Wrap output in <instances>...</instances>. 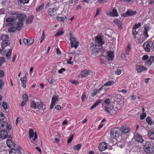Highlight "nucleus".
I'll return each instance as SVG.
<instances>
[{"instance_id": "nucleus-61", "label": "nucleus", "mask_w": 154, "mask_h": 154, "mask_svg": "<svg viewBox=\"0 0 154 154\" xmlns=\"http://www.w3.org/2000/svg\"><path fill=\"white\" fill-rule=\"evenodd\" d=\"M110 102V101L109 99H106L104 101V103L107 104L108 105H111V104H109Z\"/></svg>"}, {"instance_id": "nucleus-21", "label": "nucleus", "mask_w": 154, "mask_h": 154, "mask_svg": "<svg viewBox=\"0 0 154 154\" xmlns=\"http://www.w3.org/2000/svg\"><path fill=\"white\" fill-rule=\"evenodd\" d=\"M6 143L8 146L10 148L12 147H14L15 145V144L14 142L10 139L6 141Z\"/></svg>"}, {"instance_id": "nucleus-60", "label": "nucleus", "mask_w": 154, "mask_h": 154, "mask_svg": "<svg viewBox=\"0 0 154 154\" xmlns=\"http://www.w3.org/2000/svg\"><path fill=\"white\" fill-rule=\"evenodd\" d=\"M100 12H101V10L99 8L97 9L96 14L95 15V16H94V17H96V16L100 13Z\"/></svg>"}, {"instance_id": "nucleus-42", "label": "nucleus", "mask_w": 154, "mask_h": 154, "mask_svg": "<svg viewBox=\"0 0 154 154\" xmlns=\"http://www.w3.org/2000/svg\"><path fill=\"white\" fill-rule=\"evenodd\" d=\"M146 120L149 125H150L152 124V121L150 117H147L146 119Z\"/></svg>"}, {"instance_id": "nucleus-40", "label": "nucleus", "mask_w": 154, "mask_h": 154, "mask_svg": "<svg viewBox=\"0 0 154 154\" xmlns=\"http://www.w3.org/2000/svg\"><path fill=\"white\" fill-rule=\"evenodd\" d=\"M81 143H79L76 145L74 146L73 147V149L75 150H79L81 147Z\"/></svg>"}, {"instance_id": "nucleus-30", "label": "nucleus", "mask_w": 154, "mask_h": 154, "mask_svg": "<svg viewBox=\"0 0 154 154\" xmlns=\"http://www.w3.org/2000/svg\"><path fill=\"white\" fill-rule=\"evenodd\" d=\"M20 80L22 82V86L24 88H25L26 86V77H23V78H21Z\"/></svg>"}, {"instance_id": "nucleus-49", "label": "nucleus", "mask_w": 154, "mask_h": 154, "mask_svg": "<svg viewBox=\"0 0 154 154\" xmlns=\"http://www.w3.org/2000/svg\"><path fill=\"white\" fill-rule=\"evenodd\" d=\"M44 7V5L42 4L40 6L37 7L36 9V10L37 12H38L41 10Z\"/></svg>"}, {"instance_id": "nucleus-38", "label": "nucleus", "mask_w": 154, "mask_h": 154, "mask_svg": "<svg viewBox=\"0 0 154 154\" xmlns=\"http://www.w3.org/2000/svg\"><path fill=\"white\" fill-rule=\"evenodd\" d=\"M94 51L96 53H99L100 52H103L105 51V50L102 48H99L95 49Z\"/></svg>"}, {"instance_id": "nucleus-32", "label": "nucleus", "mask_w": 154, "mask_h": 154, "mask_svg": "<svg viewBox=\"0 0 154 154\" xmlns=\"http://www.w3.org/2000/svg\"><path fill=\"white\" fill-rule=\"evenodd\" d=\"M23 22L22 21L18 22L17 24L16 27L17 28V29L18 31L20 30L23 26Z\"/></svg>"}, {"instance_id": "nucleus-12", "label": "nucleus", "mask_w": 154, "mask_h": 154, "mask_svg": "<svg viewBox=\"0 0 154 154\" xmlns=\"http://www.w3.org/2000/svg\"><path fill=\"white\" fill-rule=\"evenodd\" d=\"M107 144L104 142L101 143L98 146L99 149L101 151L105 150L107 149Z\"/></svg>"}, {"instance_id": "nucleus-25", "label": "nucleus", "mask_w": 154, "mask_h": 154, "mask_svg": "<svg viewBox=\"0 0 154 154\" xmlns=\"http://www.w3.org/2000/svg\"><path fill=\"white\" fill-rule=\"evenodd\" d=\"M149 26H146L144 27V32H143V35L144 36L146 37L147 38L148 37V35L147 34L148 31L149 30Z\"/></svg>"}, {"instance_id": "nucleus-39", "label": "nucleus", "mask_w": 154, "mask_h": 154, "mask_svg": "<svg viewBox=\"0 0 154 154\" xmlns=\"http://www.w3.org/2000/svg\"><path fill=\"white\" fill-rule=\"evenodd\" d=\"M8 14L9 15L12 16V15H17L18 14V12L16 11H10L8 12Z\"/></svg>"}, {"instance_id": "nucleus-63", "label": "nucleus", "mask_w": 154, "mask_h": 154, "mask_svg": "<svg viewBox=\"0 0 154 154\" xmlns=\"http://www.w3.org/2000/svg\"><path fill=\"white\" fill-rule=\"evenodd\" d=\"M4 72L3 70L0 71V78H2L4 76Z\"/></svg>"}, {"instance_id": "nucleus-18", "label": "nucleus", "mask_w": 154, "mask_h": 154, "mask_svg": "<svg viewBox=\"0 0 154 154\" xmlns=\"http://www.w3.org/2000/svg\"><path fill=\"white\" fill-rule=\"evenodd\" d=\"M107 56L109 61H112L114 58V54L112 51L107 52Z\"/></svg>"}, {"instance_id": "nucleus-62", "label": "nucleus", "mask_w": 154, "mask_h": 154, "mask_svg": "<svg viewBox=\"0 0 154 154\" xmlns=\"http://www.w3.org/2000/svg\"><path fill=\"white\" fill-rule=\"evenodd\" d=\"M148 58V55H145L143 56L142 59L143 60H146Z\"/></svg>"}, {"instance_id": "nucleus-11", "label": "nucleus", "mask_w": 154, "mask_h": 154, "mask_svg": "<svg viewBox=\"0 0 154 154\" xmlns=\"http://www.w3.org/2000/svg\"><path fill=\"white\" fill-rule=\"evenodd\" d=\"M17 18L20 21L23 22L27 18L26 15L23 14H18L16 16Z\"/></svg>"}, {"instance_id": "nucleus-13", "label": "nucleus", "mask_w": 154, "mask_h": 154, "mask_svg": "<svg viewBox=\"0 0 154 154\" xmlns=\"http://www.w3.org/2000/svg\"><path fill=\"white\" fill-rule=\"evenodd\" d=\"M34 134H35L34 137L33 139V140H35L37 138V133L36 132L35 133H34V131L32 129H30L29 131V137L30 138H33L34 135Z\"/></svg>"}, {"instance_id": "nucleus-35", "label": "nucleus", "mask_w": 154, "mask_h": 154, "mask_svg": "<svg viewBox=\"0 0 154 154\" xmlns=\"http://www.w3.org/2000/svg\"><path fill=\"white\" fill-rule=\"evenodd\" d=\"M143 48L147 52L150 51V48L149 47L148 45L147 44V42H145L143 44Z\"/></svg>"}, {"instance_id": "nucleus-4", "label": "nucleus", "mask_w": 154, "mask_h": 154, "mask_svg": "<svg viewBox=\"0 0 154 154\" xmlns=\"http://www.w3.org/2000/svg\"><path fill=\"white\" fill-rule=\"evenodd\" d=\"M0 38L3 40L2 44V49H4L5 47L10 44V43L9 40V37L8 35H2L0 36Z\"/></svg>"}, {"instance_id": "nucleus-22", "label": "nucleus", "mask_w": 154, "mask_h": 154, "mask_svg": "<svg viewBox=\"0 0 154 154\" xmlns=\"http://www.w3.org/2000/svg\"><path fill=\"white\" fill-rule=\"evenodd\" d=\"M79 43V42L77 41L74 42H71L70 45L71 48H72L73 47H74L75 49H76L79 46L78 44Z\"/></svg>"}, {"instance_id": "nucleus-31", "label": "nucleus", "mask_w": 154, "mask_h": 154, "mask_svg": "<svg viewBox=\"0 0 154 154\" xmlns=\"http://www.w3.org/2000/svg\"><path fill=\"white\" fill-rule=\"evenodd\" d=\"M16 18L14 17H11L7 18L6 20L7 23L13 22L16 20Z\"/></svg>"}, {"instance_id": "nucleus-51", "label": "nucleus", "mask_w": 154, "mask_h": 154, "mask_svg": "<svg viewBox=\"0 0 154 154\" xmlns=\"http://www.w3.org/2000/svg\"><path fill=\"white\" fill-rule=\"evenodd\" d=\"M5 119L4 114L2 112H0V121H2Z\"/></svg>"}, {"instance_id": "nucleus-16", "label": "nucleus", "mask_w": 154, "mask_h": 154, "mask_svg": "<svg viewBox=\"0 0 154 154\" xmlns=\"http://www.w3.org/2000/svg\"><path fill=\"white\" fill-rule=\"evenodd\" d=\"M147 70L146 68L143 66L137 65L136 67V70L138 73H140L143 70Z\"/></svg>"}, {"instance_id": "nucleus-27", "label": "nucleus", "mask_w": 154, "mask_h": 154, "mask_svg": "<svg viewBox=\"0 0 154 154\" xmlns=\"http://www.w3.org/2000/svg\"><path fill=\"white\" fill-rule=\"evenodd\" d=\"M148 135L151 139L153 140L154 139V132L152 130H150L149 131Z\"/></svg>"}, {"instance_id": "nucleus-41", "label": "nucleus", "mask_w": 154, "mask_h": 154, "mask_svg": "<svg viewBox=\"0 0 154 154\" xmlns=\"http://www.w3.org/2000/svg\"><path fill=\"white\" fill-rule=\"evenodd\" d=\"M12 49H10L8 51V52L6 55V58L8 59H9L11 57V54Z\"/></svg>"}, {"instance_id": "nucleus-2", "label": "nucleus", "mask_w": 154, "mask_h": 154, "mask_svg": "<svg viewBox=\"0 0 154 154\" xmlns=\"http://www.w3.org/2000/svg\"><path fill=\"white\" fill-rule=\"evenodd\" d=\"M154 146L151 142L147 141L144 146V151L148 154H150L153 151Z\"/></svg>"}, {"instance_id": "nucleus-36", "label": "nucleus", "mask_w": 154, "mask_h": 154, "mask_svg": "<svg viewBox=\"0 0 154 154\" xmlns=\"http://www.w3.org/2000/svg\"><path fill=\"white\" fill-rule=\"evenodd\" d=\"M114 82L113 81H107L104 84V86H109L114 84Z\"/></svg>"}, {"instance_id": "nucleus-8", "label": "nucleus", "mask_w": 154, "mask_h": 154, "mask_svg": "<svg viewBox=\"0 0 154 154\" xmlns=\"http://www.w3.org/2000/svg\"><path fill=\"white\" fill-rule=\"evenodd\" d=\"M144 141L142 136L140 134L137 133L135 134V142L140 143V145H138L139 147H142V143Z\"/></svg>"}, {"instance_id": "nucleus-24", "label": "nucleus", "mask_w": 154, "mask_h": 154, "mask_svg": "<svg viewBox=\"0 0 154 154\" xmlns=\"http://www.w3.org/2000/svg\"><path fill=\"white\" fill-rule=\"evenodd\" d=\"M114 23L116 25H117L120 29H121L122 28V23L118 19L115 20L114 21Z\"/></svg>"}, {"instance_id": "nucleus-56", "label": "nucleus", "mask_w": 154, "mask_h": 154, "mask_svg": "<svg viewBox=\"0 0 154 154\" xmlns=\"http://www.w3.org/2000/svg\"><path fill=\"white\" fill-rule=\"evenodd\" d=\"M2 105L4 109H8L7 105L6 102H3L2 103Z\"/></svg>"}, {"instance_id": "nucleus-59", "label": "nucleus", "mask_w": 154, "mask_h": 154, "mask_svg": "<svg viewBox=\"0 0 154 154\" xmlns=\"http://www.w3.org/2000/svg\"><path fill=\"white\" fill-rule=\"evenodd\" d=\"M147 42V44L148 45L149 48H151L153 46V44L151 41H150L149 42Z\"/></svg>"}, {"instance_id": "nucleus-19", "label": "nucleus", "mask_w": 154, "mask_h": 154, "mask_svg": "<svg viewBox=\"0 0 154 154\" xmlns=\"http://www.w3.org/2000/svg\"><path fill=\"white\" fill-rule=\"evenodd\" d=\"M91 71L90 70L84 69L81 72V75L82 77H86L88 75H89L91 73Z\"/></svg>"}, {"instance_id": "nucleus-55", "label": "nucleus", "mask_w": 154, "mask_h": 154, "mask_svg": "<svg viewBox=\"0 0 154 154\" xmlns=\"http://www.w3.org/2000/svg\"><path fill=\"white\" fill-rule=\"evenodd\" d=\"M73 135H72L68 139L67 143H71V142L72 141L73 139Z\"/></svg>"}, {"instance_id": "nucleus-28", "label": "nucleus", "mask_w": 154, "mask_h": 154, "mask_svg": "<svg viewBox=\"0 0 154 154\" xmlns=\"http://www.w3.org/2000/svg\"><path fill=\"white\" fill-rule=\"evenodd\" d=\"M122 134H125L126 133H128L129 131V128L126 126H123L122 128Z\"/></svg>"}, {"instance_id": "nucleus-9", "label": "nucleus", "mask_w": 154, "mask_h": 154, "mask_svg": "<svg viewBox=\"0 0 154 154\" xmlns=\"http://www.w3.org/2000/svg\"><path fill=\"white\" fill-rule=\"evenodd\" d=\"M0 135L1 137L3 139H5L7 136H8L9 138H11L12 139V137H11V134H9L8 135V133L5 130H2L0 132Z\"/></svg>"}, {"instance_id": "nucleus-54", "label": "nucleus", "mask_w": 154, "mask_h": 154, "mask_svg": "<svg viewBox=\"0 0 154 154\" xmlns=\"http://www.w3.org/2000/svg\"><path fill=\"white\" fill-rule=\"evenodd\" d=\"M70 35V40L71 41V42H74L77 41V39L75 37H72L71 35Z\"/></svg>"}, {"instance_id": "nucleus-29", "label": "nucleus", "mask_w": 154, "mask_h": 154, "mask_svg": "<svg viewBox=\"0 0 154 154\" xmlns=\"http://www.w3.org/2000/svg\"><path fill=\"white\" fill-rule=\"evenodd\" d=\"M102 101V100L101 99H100L99 100L97 101L96 103L94 104L91 107L90 109L91 110H92L94 108H95L96 107L97 105H98Z\"/></svg>"}, {"instance_id": "nucleus-57", "label": "nucleus", "mask_w": 154, "mask_h": 154, "mask_svg": "<svg viewBox=\"0 0 154 154\" xmlns=\"http://www.w3.org/2000/svg\"><path fill=\"white\" fill-rule=\"evenodd\" d=\"M141 23L140 22L137 23H135V29L139 28L141 26Z\"/></svg>"}, {"instance_id": "nucleus-17", "label": "nucleus", "mask_w": 154, "mask_h": 154, "mask_svg": "<svg viewBox=\"0 0 154 154\" xmlns=\"http://www.w3.org/2000/svg\"><path fill=\"white\" fill-rule=\"evenodd\" d=\"M135 14V12L131 10H128L125 13L122 14V16L123 17L133 16Z\"/></svg>"}, {"instance_id": "nucleus-50", "label": "nucleus", "mask_w": 154, "mask_h": 154, "mask_svg": "<svg viewBox=\"0 0 154 154\" xmlns=\"http://www.w3.org/2000/svg\"><path fill=\"white\" fill-rule=\"evenodd\" d=\"M97 90L96 89H94L91 93V96L92 97H93L95 96L97 92Z\"/></svg>"}, {"instance_id": "nucleus-26", "label": "nucleus", "mask_w": 154, "mask_h": 154, "mask_svg": "<svg viewBox=\"0 0 154 154\" xmlns=\"http://www.w3.org/2000/svg\"><path fill=\"white\" fill-rule=\"evenodd\" d=\"M149 26H146L144 27V32H143V35L144 36L146 37L147 38L148 37V35L147 34L148 31L149 30Z\"/></svg>"}, {"instance_id": "nucleus-44", "label": "nucleus", "mask_w": 154, "mask_h": 154, "mask_svg": "<svg viewBox=\"0 0 154 154\" xmlns=\"http://www.w3.org/2000/svg\"><path fill=\"white\" fill-rule=\"evenodd\" d=\"M29 0H19V2L21 4L23 3V4H27Z\"/></svg>"}, {"instance_id": "nucleus-7", "label": "nucleus", "mask_w": 154, "mask_h": 154, "mask_svg": "<svg viewBox=\"0 0 154 154\" xmlns=\"http://www.w3.org/2000/svg\"><path fill=\"white\" fill-rule=\"evenodd\" d=\"M0 129L2 130L9 131L11 129L10 125L5 121H2L0 123Z\"/></svg>"}, {"instance_id": "nucleus-47", "label": "nucleus", "mask_w": 154, "mask_h": 154, "mask_svg": "<svg viewBox=\"0 0 154 154\" xmlns=\"http://www.w3.org/2000/svg\"><path fill=\"white\" fill-rule=\"evenodd\" d=\"M4 85V82L2 79H0V89H2Z\"/></svg>"}, {"instance_id": "nucleus-37", "label": "nucleus", "mask_w": 154, "mask_h": 154, "mask_svg": "<svg viewBox=\"0 0 154 154\" xmlns=\"http://www.w3.org/2000/svg\"><path fill=\"white\" fill-rule=\"evenodd\" d=\"M66 17L65 16H64L62 17H57V19L58 21L63 22L66 19Z\"/></svg>"}, {"instance_id": "nucleus-1", "label": "nucleus", "mask_w": 154, "mask_h": 154, "mask_svg": "<svg viewBox=\"0 0 154 154\" xmlns=\"http://www.w3.org/2000/svg\"><path fill=\"white\" fill-rule=\"evenodd\" d=\"M112 106V105H107L105 109L106 111L107 112L108 114L112 116L115 114L120 109V108L119 107L120 106L119 104H117L115 108H114Z\"/></svg>"}, {"instance_id": "nucleus-10", "label": "nucleus", "mask_w": 154, "mask_h": 154, "mask_svg": "<svg viewBox=\"0 0 154 154\" xmlns=\"http://www.w3.org/2000/svg\"><path fill=\"white\" fill-rule=\"evenodd\" d=\"M46 110V106L45 105V106H43V107H41L38 109L36 110L34 112L38 115H40L41 114L45 113Z\"/></svg>"}, {"instance_id": "nucleus-46", "label": "nucleus", "mask_w": 154, "mask_h": 154, "mask_svg": "<svg viewBox=\"0 0 154 154\" xmlns=\"http://www.w3.org/2000/svg\"><path fill=\"white\" fill-rule=\"evenodd\" d=\"M117 11L115 9H114L112 12V16H117Z\"/></svg>"}, {"instance_id": "nucleus-43", "label": "nucleus", "mask_w": 154, "mask_h": 154, "mask_svg": "<svg viewBox=\"0 0 154 154\" xmlns=\"http://www.w3.org/2000/svg\"><path fill=\"white\" fill-rule=\"evenodd\" d=\"M131 45L129 44L128 46H127V48L125 50L126 53L127 54H128L131 50Z\"/></svg>"}, {"instance_id": "nucleus-14", "label": "nucleus", "mask_w": 154, "mask_h": 154, "mask_svg": "<svg viewBox=\"0 0 154 154\" xmlns=\"http://www.w3.org/2000/svg\"><path fill=\"white\" fill-rule=\"evenodd\" d=\"M58 100V97L57 96H54L52 98V101L50 107L52 109L54 107L56 101Z\"/></svg>"}, {"instance_id": "nucleus-33", "label": "nucleus", "mask_w": 154, "mask_h": 154, "mask_svg": "<svg viewBox=\"0 0 154 154\" xmlns=\"http://www.w3.org/2000/svg\"><path fill=\"white\" fill-rule=\"evenodd\" d=\"M17 30V28L16 26H11L8 29V31L10 32H15Z\"/></svg>"}, {"instance_id": "nucleus-23", "label": "nucleus", "mask_w": 154, "mask_h": 154, "mask_svg": "<svg viewBox=\"0 0 154 154\" xmlns=\"http://www.w3.org/2000/svg\"><path fill=\"white\" fill-rule=\"evenodd\" d=\"M33 18L34 16L32 15H30L28 16L26 20V23L28 24L31 23L33 20Z\"/></svg>"}, {"instance_id": "nucleus-45", "label": "nucleus", "mask_w": 154, "mask_h": 154, "mask_svg": "<svg viewBox=\"0 0 154 154\" xmlns=\"http://www.w3.org/2000/svg\"><path fill=\"white\" fill-rule=\"evenodd\" d=\"M64 32L62 31H60V30L59 31L57 32L55 35V37H57L63 34Z\"/></svg>"}, {"instance_id": "nucleus-64", "label": "nucleus", "mask_w": 154, "mask_h": 154, "mask_svg": "<svg viewBox=\"0 0 154 154\" xmlns=\"http://www.w3.org/2000/svg\"><path fill=\"white\" fill-rule=\"evenodd\" d=\"M121 73V70L120 69H117L116 71V73L117 75H119Z\"/></svg>"}, {"instance_id": "nucleus-58", "label": "nucleus", "mask_w": 154, "mask_h": 154, "mask_svg": "<svg viewBox=\"0 0 154 154\" xmlns=\"http://www.w3.org/2000/svg\"><path fill=\"white\" fill-rule=\"evenodd\" d=\"M76 50H74L73 51L72 50V48H71H71L70 49L69 52V54H74V53H75Z\"/></svg>"}, {"instance_id": "nucleus-6", "label": "nucleus", "mask_w": 154, "mask_h": 154, "mask_svg": "<svg viewBox=\"0 0 154 154\" xmlns=\"http://www.w3.org/2000/svg\"><path fill=\"white\" fill-rule=\"evenodd\" d=\"M45 105L41 101L35 102L32 101L30 104V107L33 108L38 109L41 107H43V106H45Z\"/></svg>"}, {"instance_id": "nucleus-3", "label": "nucleus", "mask_w": 154, "mask_h": 154, "mask_svg": "<svg viewBox=\"0 0 154 154\" xmlns=\"http://www.w3.org/2000/svg\"><path fill=\"white\" fill-rule=\"evenodd\" d=\"M122 129L119 128H115L110 131V135L113 138L116 139L122 135Z\"/></svg>"}, {"instance_id": "nucleus-34", "label": "nucleus", "mask_w": 154, "mask_h": 154, "mask_svg": "<svg viewBox=\"0 0 154 154\" xmlns=\"http://www.w3.org/2000/svg\"><path fill=\"white\" fill-rule=\"evenodd\" d=\"M54 8H50L48 11V14L51 16H53L54 15L55 11H54Z\"/></svg>"}, {"instance_id": "nucleus-53", "label": "nucleus", "mask_w": 154, "mask_h": 154, "mask_svg": "<svg viewBox=\"0 0 154 154\" xmlns=\"http://www.w3.org/2000/svg\"><path fill=\"white\" fill-rule=\"evenodd\" d=\"M23 99L25 100V102L27 101L28 100V98L27 95L25 94L23 95Z\"/></svg>"}, {"instance_id": "nucleus-48", "label": "nucleus", "mask_w": 154, "mask_h": 154, "mask_svg": "<svg viewBox=\"0 0 154 154\" xmlns=\"http://www.w3.org/2000/svg\"><path fill=\"white\" fill-rule=\"evenodd\" d=\"M146 116V114L145 112L143 113L140 116V119L141 120L144 119Z\"/></svg>"}, {"instance_id": "nucleus-15", "label": "nucleus", "mask_w": 154, "mask_h": 154, "mask_svg": "<svg viewBox=\"0 0 154 154\" xmlns=\"http://www.w3.org/2000/svg\"><path fill=\"white\" fill-rule=\"evenodd\" d=\"M154 61V56H151L149 59L145 62V65H146L149 66Z\"/></svg>"}, {"instance_id": "nucleus-52", "label": "nucleus", "mask_w": 154, "mask_h": 154, "mask_svg": "<svg viewBox=\"0 0 154 154\" xmlns=\"http://www.w3.org/2000/svg\"><path fill=\"white\" fill-rule=\"evenodd\" d=\"M34 42V40L33 39H28V45H31Z\"/></svg>"}, {"instance_id": "nucleus-20", "label": "nucleus", "mask_w": 154, "mask_h": 154, "mask_svg": "<svg viewBox=\"0 0 154 154\" xmlns=\"http://www.w3.org/2000/svg\"><path fill=\"white\" fill-rule=\"evenodd\" d=\"M9 154H21V152L18 149L12 148L11 150L9 151Z\"/></svg>"}, {"instance_id": "nucleus-5", "label": "nucleus", "mask_w": 154, "mask_h": 154, "mask_svg": "<svg viewBox=\"0 0 154 154\" xmlns=\"http://www.w3.org/2000/svg\"><path fill=\"white\" fill-rule=\"evenodd\" d=\"M103 36L98 34L95 38L96 45L98 46H101L104 43V42L103 41Z\"/></svg>"}]
</instances>
